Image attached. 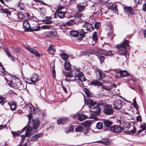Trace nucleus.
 I'll return each instance as SVG.
<instances>
[{
	"instance_id": "obj_1",
	"label": "nucleus",
	"mask_w": 146,
	"mask_h": 146,
	"mask_svg": "<svg viewBox=\"0 0 146 146\" xmlns=\"http://www.w3.org/2000/svg\"><path fill=\"white\" fill-rule=\"evenodd\" d=\"M64 66L66 70H70L69 72L66 73L65 71H63V72L66 78H73V79L66 78L65 80L66 82L72 81L73 82L78 80L81 81L82 84L81 86H84L83 82L85 81L86 80V78L84 76L82 72H80V70L79 69H76L74 68H71V64L69 62H65Z\"/></svg>"
},
{
	"instance_id": "obj_2",
	"label": "nucleus",
	"mask_w": 146,
	"mask_h": 146,
	"mask_svg": "<svg viewBox=\"0 0 146 146\" xmlns=\"http://www.w3.org/2000/svg\"><path fill=\"white\" fill-rule=\"evenodd\" d=\"M33 127L29 126L27 125L22 129L21 132H23L25 130V134L21 136L22 139H25L26 136L29 137L31 136L34 133L39 126L40 122L38 118H36L33 120L32 122Z\"/></svg>"
},
{
	"instance_id": "obj_3",
	"label": "nucleus",
	"mask_w": 146,
	"mask_h": 146,
	"mask_svg": "<svg viewBox=\"0 0 146 146\" xmlns=\"http://www.w3.org/2000/svg\"><path fill=\"white\" fill-rule=\"evenodd\" d=\"M129 42L128 40L125 39L122 43L116 46L119 53L124 55H126L127 54L130 48Z\"/></svg>"
},
{
	"instance_id": "obj_4",
	"label": "nucleus",
	"mask_w": 146,
	"mask_h": 146,
	"mask_svg": "<svg viewBox=\"0 0 146 146\" xmlns=\"http://www.w3.org/2000/svg\"><path fill=\"white\" fill-rule=\"evenodd\" d=\"M99 104L97 105L95 101L91 99H88L87 100V104L89 106L90 111L96 115H99L101 111Z\"/></svg>"
},
{
	"instance_id": "obj_5",
	"label": "nucleus",
	"mask_w": 146,
	"mask_h": 146,
	"mask_svg": "<svg viewBox=\"0 0 146 146\" xmlns=\"http://www.w3.org/2000/svg\"><path fill=\"white\" fill-rule=\"evenodd\" d=\"M83 29H80L79 32L80 35L82 37H84L85 35L89 31H92L93 30V26L90 23L87 22H85L83 25Z\"/></svg>"
},
{
	"instance_id": "obj_6",
	"label": "nucleus",
	"mask_w": 146,
	"mask_h": 146,
	"mask_svg": "<svg viewBox=\"0 0 146 146\" xmlns=\"http://www.w3.org/2000/svg\"><path fill=\"white\" fill-rule=\"evenodd\" d=\"M0 12L1 13L5 14L9 19L14 21H16L17 19L18 18V13H14L11 14L8 9L7 8L4 9L1 8L0 9Z\"/></svg>"
},
{
	"instance_id": "obj_7",
	"label": "nucleus",
	"mask_w": 146,
	"mask_h": 146,
	"mask_svg": "<svg viewBox=\"0 0 146 146\" xmlns=\"http://www.w3.org/2000/svg\"><path fill=\"white\" fill-rule=\"evenodd\" d=\"M99 105L100 106H104V108L103 111L105 114L111 115L113 113L114 110L111 106L104 104H100Z\"/></svg>"
},
{
	"instance_id": "obj_8",
	"label": "nucleus",
	"mask_w": 146,
	"mask_h": 146,
	"mask_svg": "<svg viewBox=\"0 0 146 146\" xmlns=\"http://www.w3.org/2000/svg\"><path fill=\"white\" fill-rule=\"evenodd\" d=\"M23 28L25 30V31L27 32L28 31H39L40 27H38L36 28L32 29L30 26L29 23L27 21H25L23 22Z\"/></svg>"
},
{
	"instance_id": "obj_9",
	"label": "nucleus",
	"mask_w": 146,
	"mask_h": 146,
	"mask_svg": "<svg viewBox=\"0 0 146 146\" xmlns=\"http://www.w3.org/2000/svg\"><path fill=\"white\" fill-rule=\"evenodd\" d=\"M122 129V127L119 125H113L107 129H105V131H113L116 133L121 132Z\"/></svg>"
},
{
	"instance_id": "obj_10",
	"label": "nucleus",
	"mask_w": 146,
	"mask_h": 146,
	"mask_svg": "<svg viewBox=\"0 0 146 146\" xmlns=\"http://www.w3.org/2000/svg\"><path fill=\"white\" fill-rule=\"evenodd\" d=\"M104 47H106V48H104V50H103L102 52L101 55H103L104 56H110L112 55V54L111 52V50H110L109 52H108V51L107 49L109 47H110L109 45H108L107 44H104L103 45Z\"/></svg>"
},
{
	"instance_id": "obj_11",
	"label": "nucleus",
	"mask_w": 146,
	"mask_h": 146,
	"mask_svg": "<svg viewBox=\"0 0 146 146\" xmlns=\"http://www.w3.org/2000/svg\"><path fill=\"white\" fill-rule=\"evenodd\" d=\"M95 69V72L96 76L100 80L104 78L105 76V74L102 72L99 68Z\"/></svg>"
},
{
	"instance_id": "obj_12",
	"label": "nucleus",
	"mask_w": 146,
	"mask_h": 146,
	"mask_svg": "<svg viewBox=\"0 0 146 146\" xmlns=\"http://www.w3.org/2000/svg\"><path fill=\"white\" fill-rule=\"evenodd\" d=\"M122 105V101L119 99L113 102V107L115 110H119L121 108Z\"/></svg>"
},
{
	"instance_id": "obj_13",
	"label": "nucleus",
	"mask_w": 146,
	"mask_h": 146,
	"mask_svg": "<svg viewBox=\"0 0 146 146\" xmlns=\"http://www.w3.org/2000/svg\"><path fill=\"white\" fill-rule=\"evenodd\" d=\"M30 15L27 13L21 12L18 13V18L21 20H27L29 18Z\"/></svg>"
},
{
	"instance_id": "obj_14",
	"label": "nucleus",
	"mask_w": 146,
	"mask_h": 146,
	"mask_svg": "<svg viewBox=\"0 0 146 146\" xmlns=\"http://www.w3.org/2000/svg\"><path fill=\"white\" fill-rule=\"evenodd\" d=\"M18 81H19V79L15 77H11L10 78L9 84L11 87H14Z\"/></svg>"
},
{
	"instance_id": "obj_15",
	"label": "nucleus",
	"mask_w": 146,
	"mask_h": 146,
	"mask_svg": "<svg viewBox=\"0 0 146 146\" xmlns=\"http://www.w3.org/2000/svg\"><path fill=\"white\" fill-rule=\"evenodd\" d=\"M74 118H76L80 121H82L85 119L88 118V116L83 114H76L74 115L73 116Z\"/></svg>"
},
{
	"instance_id": "obj_16",
	"label": "nucleus",
	"mask_w": 146,
	"mask_h": 146,
	"mask_svg": "<svg viewBox=\"0 0 146 146\" xmlns=\"http://www.w3.org/2000/svg\"><path fill=\"white\" fill-rule=\"evenodd\" d=\"M124 11L125 13L126 14H128L129 15H133L135 14V13L133 10V8L129 7H124Z\"/></svg>"
},
{
	"instance_id": "obj_17",
	"label": "nucleus",
	"mask_w": 146,
	"mask_h": 146,
	"mask_svg": "<svg viewBox=\"0 0 146 146\" xmlns=\"http://www.w3.org/2000/svg\"><path fill=\"white\" fill-rule=\"evenodd\" d=\"M115 72L119 73L121 77H124L127 76L129 75V73L127 71L124 70H115Z\"/></svg>"
},
{
	"instance_id": "obj_18",
	"label": "nucleus",
	"mask_w": 146,
	"mask_h": 146,
	"mask_svg": "<svg viewBox=\"0 0 146 146\" xmlns=\"http://www.w3.org/2000/svg\"><path fill=\"white\" fill-rule=\"evenodd\" d=\"M79 30L78 32L75 30H72L70 31V35L74 37H77L79 36L80 37V38H82L80 35Z\"/></svg>"
},
{
	"instance_id": "obj_19",
	"label": "nucleus",
	"mask_w": 146,
	"mask_h": 146,
	"mask_svg": "<svg viewBox=\"0 0 146 146\" xmlns=\"http://www.w3.org/2000/svg\"><path fill=\"white\" fill-rule=\"evenodd\" d=\"M26 49L27 50L30 51L31 53L33 54L36 56L38 57L39 56V54L38 53L36 49L29 47H27Z\"/></svg>"
},
{
	"instance_id": "obj_20",
	"label": "nucleus",
	"mask_w": 146,
	"mask_h": 146,
	"mask_svg": "<svg viewBox=\"0 0 146 146\" xmlns=\"http://www.w3.org/2000/svg\"><path fill=\"white\" fill-rule=\"evenodd\" d=\"M85 6L86 5H84L78 4L76 6V7L79 12H81L84 11L85 9Z\"/></svg>"
},
{
	"instance_id": "obj_21",
	"label": "nucleus",
	"mask_w": 146,
	"mask_h": 146,
	"mask_svg": "<svg viewBox=\"0 0 146 146\" xmlns=\"http://www.w3.org/2000/svg\"><path fill=\"white\" fill-rule=\"evenodd\" d=\"M103 122L104 126L105 127H107V129L108 128H110V126L113 124L112 122L107 120H104L103 121Z\"/></svg>"
},
{
	"instance_id": "obj_22",
	"label": "nucleus",
	"mask_w": 146,
	"mask_h": 146,
	"mask_svg": "<svg viewBox=\"0 0 146 146\" xmlns=\"http://www.w3.org/2000/svg\"><path fill=\"white\" fill-rule=\"evenodd\" d=\"M43 135V134L42 133H40L36 134L31 138V141H36L39 138L42 137Z\"/></svg>"
},
{
	"instance_id": "obj_23",
	"label": "nucleus",
	"mask_w": 146,
	"mask_h": 146,
	"mask_svg": "<svg viewBox=\"0 0 146 146\" xmlns=\"http://www.w3.org/2000/svg\"><path fill=\"white\" fill-rule=\"evenodd\" d=\"M68 119L66 118H60L57 120L58 124H63L68 121Z\"/></svg>"
},
{
	"instance_id": "obj_24",
	"label": "nucleus",
	"mask_w": 146,
	"mask_h": 146,
	"mask_svg": "<svg viewBox=\"0 0 146 146\" xmlns=\"http://www.w3.org/2000/svg\"><path fill=\"white\" fill-rule=\"evenodd\" d=\"M15 86L14 87V88H17L19 90H22L24 88V87L22 84V83L20 81V79H19V81H18L16 83Z\"/></svg>"
},
{
	"instance_id": "obj_25",
	"label": "nucleus",
	"mask_w": 146,
	"mask_h": 146,
	"mask_svg": "<svg viewBox=\"0 0 146 146\" xmlns=\"http://www.w3.org/2000/svg\"><path fill=\"white\" fill-rule=\"evenodd\" d=\"M31 79L33 82L35 83L38 80V76L37 74H34L32 75Z\"/></svg>"
},
{
	"instance_id": "obj_26",
	"label": "nucleus",
	"mask_w": 146,
	"mask_h": 146,
	"mask_svg": "<svg viewBox=\"0 0 146 146\" xmlns=\"http://www.w3.org/2000/svg\"><path fill=\"white\" fill-rule=\"evenodd\" d=\"M97 142L106 145H109L110 143V142L109 139H104L102 140L98 141Z\"/></svg>"
},
{
	"instance_id": "obj_27",
	"label": "nucleus",
	"mask_w": 146,
	"mask_h": 146,
	"mask_svg": "<svg viewBox=\"0 0 146 146\" xmlns=\"http://www.w3.org/2000/svg\"><path fill=\"white\" fill-rule=\"evenodd\" d=\"M116 86H117L115 84H112L109 86H102L101 88L106 90H109L112 89L113 88H115Z\"/></svg>"
},
{
	"instance_id": "obj_28",
	"label": "nucleus",
	"mask_w": 146,
	"mask_h": 146,
	"mask_svg": "<svg viewBox=\"0 0 146 146\" xmlns=\"http://www.w3.org/2000/svg\"><path fill=\"white\" fill-rule=\"evenodd\" d=\"M8 104L12 111L15 110L17 108V105L16 104L15 102H9Z\"/></svg>"
},
{
	"instance_id": "obj_29",
	"label": "nucleus",
	"mask_w": 146,
	"mask_h": 146,
	"mask_svg": "<svg viewBox=\"0 0 146 146\" xmlns=\"http://www.w3.org/2000/svg\"><path fill=\"white\" fill-rule=\"evenodd\" d=\"M92 39L93 40L92 44H95L98 40L97 33V32H94L92 36Z\"/></svg>"
},
{
	"instance_id": "obj_30",
	"label": "nucleus",
	"mask_w": 146,
	"mask_h": 146,
	"mask_svg": "<svg viewBox=\"0 0 146 146\" xmlns=\"http://www.w3.org/2000/svg\"><path fill=\"white\" fill-rule=\"evenodd\" d=\"M91 84L94 86H102V84L101 82L97 80L93 81L91 82Z\"/></svg>"
},
{
	"instance_id": "obj_31",
	"label": "nucleus",
	"mask_w": 146,
	"mask_h": 146,
	"mask_svg": "<svg viewBox=\"0 0 146 146\" xmlns=\"http://www.w3.org/2000/svg\"><path fill=\"white\" fill-rule=\"evenodd\" d=\"M60 55L61 58L65 62H66V61L68 59V56L66 53H62L60 54Z\"/></svg>"
},
{
	"instance_id": "obj_32",
	"label": "nucleus",
	"mask_w": 146,
	"mask_h": 146,
	"mask_svg": "<svg viewBox=\"0 0 146 146\" xmlns=\"http://www.w3.org/2000/svg\"><path fill=\"white\" fill-rule=\"evenodd\" d=\"M48 51L49 53L52 54H53L55 51V49L53 47L52 45H50L48 49Z\"/></svg>"
},
{
	"instance_id": "obj_33",
	"label": "nucleus",
	"mask_w": 146,
	"mask_h": 146,
	"mask_svg": "<svg viewBox=\"0 0 146 146\" xmlns=\"http://www.w3.org/2000/svg\"><path fill=\"white\" fill-rule=\"evenodd\" d=\"M66 13V12L60 11L57 13L58 16L60 18H63L65 17Z\"/></svg>"
},
{
	"instance_id": "obj_34",
	"label": "nucleus",
	"mask_w": 146,
	"mask_h": 146,
	"mask_svg": "<svg viewBox=\"0 0 146 146\" xmlns=\"http://www.w3.org/2000/svg\"><path fill=\"white\" fill-rule=\"evenodd\" d=\"M83 132L85 135L87 136L89 135L90 134V129L88 128H86L84 129Z\"/></svg>"
},
{
	"instance_id": "obj_35",
	"label": "nucleus",
	"mask_w": 146,
	"mask_h": 146,
	"mask_svg": "<svg viewBox=\"0 0 146 146\" xmlns=\"http://www.w3.org/2000/svg\"><path fill=\"white\" fill-rule=\"evenodd\" d=\"M75 131L77 132H82L84 130L83 127L81 125H78L75 129Z\"/></svg>"
},
{
	"instance_id": "obj_36",
	"label": "nucleus",
	"mask_w": 146,
	"mask_h": 146,
	"mask_svg": "<svg viewBox=\"0 0 146 146\" xmlns=\"http://www.w3.org/2000/svg\"><path fill=\"white\" fill-rule=\"evenodd\" d=\"M110 9L115 13L117 12V6L116 5H112L110 7Z\"/></svg>"
},
{
	"instance_id": "obj_37",
	"label": "nucleus",
	"mask_w": 146,
	"mask_h": 146,
	"mask_svg": "<svg viewBox=\"0 0 146 146\" xmlns=\"http://www.w3.org/2000/svg\"><path fill=\"white\" fill-rule=\"evenodd\" d=\"M91 121L89 120L87 121L82 123V124L85 127H87L90 126Z\"/></svg>"
},
{
	"instance_id": "obj_38",
	"label": "nucleus",
	"mask_w": 146,
	"mask_h": 146,
	"mask_svg": "<svg viewBox=\"0 0 146 146\" xmlns=\"http://www.w3.org/2000/svg\"><path fill=\"white\" fill-rule=\"evenodd\" d=\"M84 91L86 95L88 98H90L92 94L90 92L89 90L88 89L85 88L84 89Z\"/></svg>"
},
{
	"instance_id": "obj_39",
	"label": "nucleus",
	"mask_w": 146,
	"mask_h": 146,
	"mask_svg": "<svg viewBox=\"0 0 146 146\" xmlns=\"http://www.w3.org/2000/svg\"><path fill=\"white\" fill-rule=\"evenodd\" d=\"M45 20L44 21L47 24H51L52 21H51V17H46V19H44Z\"/></svg>"
},
{
	"instance_id": "obj_40",
	"label": "nucleus",
	"mask_w": 146,
	"mask_h": 146,
	"mask_svg": "<svg viewBox=\"0 0 146 146\" xmlns=\"http://www.w3.org/2000/svg\"><path fill=\"white\" fill-rule=\"evenodd\" d=\"M66 23L68 26H71L72 25H74L76 23V22L74 21L72 19L68 21Z\"/></svg>"
},
{
	"instance_id": "obj_41",
	"label": "nucleus",
	"mask_w": 146,
	"mask_h": 146,
	"mask_svg": "<svg viewBox=\"0 0 146 146\" xmlns=\"http://www.w3.org/2000/svg\"><path fill=\"white\" fill-rule=\"evenodd\" d=\"M6 100L5 98L1 96H0V104L2 105L6 102Z\"/></svg>"
},
{
	"instance_id": "obj_42",
	"label": "nucleus",
	"mask_w": 146,
	"mask_h": 146,
	"mask_svg": "<svg viewBox=\"0 0 146 146\" xmlns=\"http://www.w3.org/2000/svg\"><path fill=\"white\" fill-rule=\"evenodd\" d=\"M30 105H31V106H29L28 107H29L31 112L32 113H35V108L31 104H30Z\"/></svg>"
},
{
	"instance_id": "obj_43",
	"label": "nucleus",
	"mask_w": 146,
	"mask_h": 146,
	"mask_svg": "<svg viewBox=\"0 0 146 146\" xmlns=\"http://www.w3.org/2000/svg\"><path fill=\"white\" fill-rule=\"evenodd\" d=\"M103 123L102 122H98L96 125L97 128L99 129H101L103 127Z\"/></svg>"
},
{
	"instance_id": "obj_44",
	"label": "nucleus",
	"mask_w": 146,
	"mask_h": 146,
	"mask_svg": "<svg viewBox=\"0 0 146 146\" xmlns=\"http://www.w3.org/2000/svg\"><path fill=\"white\" fill-rule=\"evenodd\" d=\"M67 25L66 23L65 24L61 25L60 27V28L62 30H65L68 28Z\"/></svg>"
},
{
	"instance_id": "obj_45",
	"label": "nucleus",
	"mask_w": 146,
	"mask_h": 146,
	"mask_svg": "<svg viewBox=\"0 0 146 146\" xmlns=\"http://www.w3.org/2000/svg\"><path fill=\"white\" fill-rule=\"evenodd\" d=\"M82 16V14L79 12H76L74 15V16L75 18H79Z\"/></svg>"
},
{
	"instance_id": "obj_46",
	"label": "nucleus",
	"mask_w": 146,
	"mask_h": 146,
	"mask_svg": "<svg viewBox=\"0 0 146 146\" xmlns=\"http://www.w3.org/2000/svg\"><path fill=\"white\" fill-rule=\"evenodd\" d=\"M101 23L100 22L96 23L94 25V27L95 29H98L100 26Z\"/></svg>"
},
{
	"instance_id": "obj_47",
	"label": "nucleus",
	"mask_w": 146,
	"mask_h": 146,
	"mask_svg": "<svg viewBox=\"0 0 146 146\" xmlns=\"http://www.w3.org/2000/svg\"><path fill=\"white\" fill-rule=\"evenodd\" d=\"M5 51L6 52L7 56L9 58H10L11 56H12L11 54V52L7 49H5Z\"/></svg>"
},
{
	"instance_id": "obj_48",
	"label": "nucleus",
	"mask_w": 146,
	"mask_h": 146,
	"mask_svg": "<svg viewBox=\"0 0 146 146\" xmlns=\"http://www.w3.org/2000/svg\"><path fill=\"white\" fill-rule=\"evenodd\" d=\"M12 133L15 137L19 135L21 133L20 131H12Z\"/></svg>"
},
{
	"instance_id": "obj_49",
	"label": "nucleus",
	"mask_w": 146,
	"mask_h": 146,
	"mask_svg": "<svg viewBox=\"0 0 146 146\" xmlns=\"http://www.w3.org/2000/svg\"><path fill=\"white\" fill-rule=\"evenodd\" d=\"M98 58L100 61V63H102L103 62V60L105 59L104 57L102 56L98 55Z\"/></svg>"
},
{
	"instance_id": "obj_50",
	"label": "nucleus",
	"mask_w": 146,
	"mask_h": 146,
	"mask_svg": "<svg viewBox=\"0 0 146 146\" xmlns=\"http://www.w3.org/2000/svg\"><path fill=\"white\" fill-rule=\"evenodd\" d=\"M136 129L135 127H134L133 129L129 131L128 133L130 134H133L135 133L136 132Z\"/></svg>"
},
{
	"instance_id": "obj_51",
	"label": "nucleus",
	"mask_w": 146,
	"mask_h": 146,
	"mask_svg": "<svg viewBox=\"0 0 146 146\" xmlns=\"http://www.w3.org/2000/svg\"><path fill=\"white\" fill-rule=\"evenodd\" d=\"M43 29H50L52 28V26L50 25H44L42 27Z\"/></svg>"
},
{
	"instance_id": "obj_52",
	"label": "nucleus",
	"mask_w": 146,
	"mask_h": 146,
	"mask_svg": "<svg viewBox=\"0 0 146 146\" xmlns=\"http://www.w3.org/2000/svg\"><path fill=\"white\" fill-rule=\"evenodd\" d=\"M74 130V128L73 127V126H70L68 128L67 131L66 132V133H67L68 132L72 131Z\"/></svg>"
},
{
	"instance_id": "obj_53",
	"label": "nucleus",
	"mask_w": 146,
	"mask_h": 146,
	"mask_svg": "<svg viewBox=\"0 0 146 146\" xmlns=\"http://www.w3.org/2000/svg\"><path fill=\"white\" fill-rule=\"evenodd\" d=\"M50 34L51 35L50 36L51 37H54L56 36V35L55 34H56V33L55 32H50Z\"/></svg>"
},
{
	"instance_id": "obj_54",
	"label": "nucleus",
	"mask_w": 146,
	"mask_h": 146,
	"mask_svg": "<svg viewBox=\"0 0 146 146\" xmlns=\"http://www.w3.org/2000/svg\"><path fill=\"white\" fill-rule=\"evenodd\" d=\"M86 52L88 53L91 54L93 52V51L92 49H90L87 50Z\"/></svg>"
},
{
	"instance_id": "obj_55",
	"label": "nucleus",
	"mask_w": 146,
	"mask_h": 146,
	"mask_svg": "<svg viewBox=\"0 0 146 146\" xmlns=\"http://www.w3.org/2000/svg\"><path fill=\"white\" fill-rule=\"evenodd\" d=\"M63 8V7L62 6H58V7L57 10H56L57 12V11L61 10Z\"/></svg>"
},
{
	"instance_id": "obj_56",
	"label": "nucleus",
	"mask_w": 146,
	"mask_h": 146,
	"mask_svg": "<svg viewBox=\"0 0 146 146\" xmlns=\"http://www.w3.org/2000/svg\"><path fill=\"white\" fill-rule=\"evenodd\" d=\"M27 116H28V117L29 118V122H30V120L32 119V114H29L28 115H27Z\"/></svg>"
},
{
	"instance_id": "obj_57",
	"label": "nucleus",
	"mask_w": 146,
	"mask_h": 146,
	"mask_svg": "<svg viewBox=\"0 0 146 146\" xmlns=\"http://www.w3.org/2000/svg\"><path fill=\"white\" fill-rule=\"evenodd\" d=\"M142 9L143 11H146V3L143 4Z\"/></svg>"
},
{
	"instance_id": "obj_58",
	"label": "nucleus",
	"mask_w": 146,
	"mask_h": 146,
	"mask_svg": "<svg viewBox=\"0 0 146 146\" xmlns=\"http://www.w3.org/2000/svg\"><path fill=\"white\" fill-rule=\"evenodd\" d=\"M142 118L140 116H137L136 117V119L137 121H140L141 120Z\"/></svg>"
},
{
	"instance_id": "obj_59",
	"label": "nucleus",
	"mask_w": 146,
	"mask_h": 146,
	"mask_svg": "<svg viewBox=\"0 0 146 146\" xmlns=\"http://www.w3.org/2000/svg\"><path fill=\"white\" fill-rule=\"evenodd\" d=\"M141 127V129L143 131L146 130V126L144 125H140Z\"/></svg>"
},
{
	"instance_id": "obj_60",
	"label": "nucleus",
	"mask_w": 146,
	"mask_h": 146,
	"mask_svg": "<svg viewBox=\"0 0 146 146\" xmlns=\"http://www.w3.org/2000/svg\"><path fill=\"white\" fill-rule=\"evenodd\" d=\"M9 58L12 61L14 62L15 61V58L13 56H11V57Z\"/></svg>"
},
{
	"instance_id": "obj_61",
	"label": "nucleus",
	"mask_w": 146,
	"mask_h": 146,
	"mask_svg": "<svg viewBox=\"0 0 146 146\" xmlns=\"http://www.w3.org/2000/svg\"><path fill=\"white\" fill-rule=\"evenodd\" d=\"M62 88L66 93H68V92L67 90L66 89L65 87L62 86Z\"/></svg>"
},
{
	"instance_id": "obj_62",
	"label": "nucleus",
	"mask_w": 146,
	"mask_h": 146,
	"mask_svg": "<svg viewBox=\"0 0 146 146\" xmlns=\"http://www.w3.org/2000/svg\"><path fill=\"white\" fill-rule=\"evenodd\" d=\"M27 143H25L23 146L21 145V143H20V144L17 146H27Z\"/></svg>"
},
{
	"instance_id": "obj_63",
	"label": "nucleus",
	"mask_w": 146,
	"mask_h": 146,
	"mask_svg": "<svg viewBox=\"0 0 146 146\" xmlns=\"http://www.w3.org/2000/svg\"><path fill=\"white\" fill-rule=\"evenodd\" d=\"M5 68L3 67L2 68V70H1V72L2 73H5Z\"/></svg>"
},
{
	"instance_id": "obj_64",
	"label": "nucleus",
	"mask_w": 146,
	"mask_h": 146,
	"mask_svg": "<svg viewBox=\"0 0 146 146\" xmlns=\"http://www.w3.org/2000/svg\"><path fill=\"white\" fill-rule=\"evenodd\" d=\"M133 104H137L136 102V98H134V99L133 100Z\"/></svg>"
}]
</instances>
